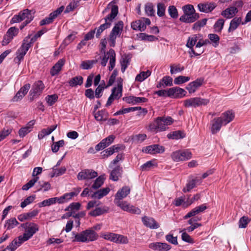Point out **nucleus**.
<instances>
[{
  "mask_svg": "<svg viewBox=\"0 0 251 251\" xmlns=\"http://www.w3.org/2000/svg\"><path fill=\"white\" fill-rule=\"evenodd\" d=\"M164 148L158 145L154 144L148 146L145 150H143L146 153L150 154L160 153L164 151Z\"/></svg>",
  "mask_w": 251,
  "mask_h": 251,
  "instance_id": "obj_20",
  "label": "nucleus"
},
{
  "mask_svg": "<svg viewBox=\"0 0 251 251\" xmlns=\"http://www.w3.org/2000/svg\"><path fill=\"white\" fill-rule=\"evenodd\" d=\"M65 144L64 141L63 140H59L58 142H53L51 145V151L53 152H57L60 147H63Z\"/></svg>",
  "mask_w": 251,
  "mask_h": 251,
  "instance_id": "obj_58",
  "label": "nucleus"
},
{
  "mask_svg": "<svg viewBox=\"0 0 251 251\" xmlns=\"http://www.w3.org/2000/svg\"><path fill=\"white\" fill-rule=\"evenodd\" d=\"M123 80L121 78L118 79L117 87H114L112 90V93H113L114 96L116 99H120L122 96V84Z\"/></svg>",
  "mask_w": 251,
  "mask_h": 251,
  "instance_id": "obj_34",
  "label": "nucleus"
},
{
  "mask_svg": "<svg viewBox=\"0 0 251 251\" xmlns=\"http://www.w3.org/2000/svg\"><path fill=\"white\" fill-rule=\"evenodd\" d=\"M25 225H28V226L26 227V231L24 233L22 236L26 241L30 239L34 234L39 230L38 226L35 223H31L29 224L26 223ZM25 224H22L21 226L23 227H25Z\"/></svg>",
  "mask_w": 251,
  "mask_h": 251,
  "instance_id": "obj_10",
  "label": "nucleus"
},
{
  "mask_svg": "<svg viewBox=\"0 0 251 251\" xmlns=\"http://www.w3.org/2000/svg\"><path fill=\"white\" fill-rule=\"evenodd\" d=\"M197 41L198 36L197 35H193L191 37H189L188 39L186 46L190 50L189 53L190 54L191 57H193V55H191L192 53H193L195 56H198L203 52V51L201 50H199L198 52H197L194 50L193 47L196 44Z\"/></svg>",
  "mask_w": 251,
  "mask_h": 251,
  "instance_id": "obj_14",
  "label": "nucleus"
},
{
  "mask_svg": "<svg viewBox=\"0 0 251 251\" xmlns=\"http://www.w3.org/2000/svg\"><path fill=\"white\" fill-rule=\"evenodd\" d=\"M192 153L188 151H178L174 152V161H179L189 159Z\"/></svg>",
  "mask_w": 251,
  "mask_h": 251,
  "instance_id": "obj_17",
  "label": "nucleus"
},
{
  "mask_svg": "<svg viewBox=\"0 0 251 251\" xmlns=\"http://www.w3.org/2000/svg\"><path fill=\"white\" fill-rule=\"evenodd\" d=\"M145 10L146 13L150 16L154 15L155 13L153 5L151 3H148L145 5Z\"/></svg>",
  "mask_w": 251,
  "mask_h": 251,
  "instance_id": "obj_60",
  "label": "nucleus"
},
{
  "mask_svg": "<svg viewBox=\"0 0 251 251\" xmlns=\"http://www.w3.org/2000/svg\"><path fill=\"white\" fill-rule=\"evenodd\" d=\"M109 210V208L106 206L97 207L94 210L90 211L89 213V215L93 217H97L104 213H108Z\"/></svg>",
  "mask_w": 251,
  "mask_h": 251,
  "instance_id": "obj_31",
  "label": "nucleus"
},
{
  "mask_svg": "<svg viewBox=\"0 0 251 251\" xmlns=\"http://www.w3.org/2000/svg\"><path fill=\"white\" fill-rule=\"evenodd\" d=\"M198 183H201V181L198 179H194L190 180L187 184L186 187L183 188V192L185 193L190 191L191 189L194 188Z\"/></svg>",
  "mask_w": 251,
  "mask_h": 251,
  "instance_id": "obj_43",
  "label": "nucleus"
},
{
  "mask_svg": "<svg viewBox=\"0 0 251 251\" xmlns=\"http://www.w3.org/2000/svg\"><path fill=\"white\" fill-rule=\"evenodd\" d=\"M234 117L235 115L233 111L228 110L223 113L219 118L224 125L226 126L231 122L234 119Z\"/></svg>",
  "mask_w": 251,
  "mask_h": 251,
  "instance_id": "obj_19",
  "label": "nucleus"
},
{
  "mask_svg": "<svg viewBox=\"0 0 251 251\" xmlns=\"http://www.w3.org/2000/svg\"><path fill=\"white\" fill-rule=\"evenodd\" d=\"M72 241L73 242H82L87 243V239L85 236L84 231H82L80 233H76L74 231L72 232Z\"/></svg>",
  "mask_w": 251,
  "mask_h": 251,
  "instance_id": "obj_35",
  "label": "nucleus"
},
{
  "mask_svg": "<svg viewBox=\"0 0 251 251\" xmlns=\"http://www.w3.org/2000/svg\"><path fill=\"white\" fill-rule=\"evenodd\" d=\"M130 58L128 55H125L122 57L120 63L121 65V71L124 73L128 65L129 64Z\"/></svg>",
  "mask_w": 251,
  "mask_h": 251,
  "instance_id": "obj_44",
  "label": "nucleus"
},
{
  "mask_svg": "<svg viewBox=\"0 0 251 251\" xmlns=\"http://www.w3.org/2000/svg\"><path fill=\"white\" fill-rule=\"evenodd\" d=\"M34 18L33 13L28 9H25L20 11L18 15H14L11 20V23H20L25 20L32 21Z\"/></svg>",
  "mask_w": 251,
  "mask_h": 251,
  "instance_id": "obj_3",
  "label": "nucleus"
},
{
  "mask_svg": "<svg viewBox=\"0 0 251 251\" xmlns=\"http://www.w3.org/2000/svg\"><path fill=\"white\" fill-rule=\"evenodd\" d=\"M172 123L171 117H159L157 118L150 126V129L151 131L157 132L165 130L168 125Z\"/></svg>",
  "mask_w": 251,
  "mask_h": 251,
  "instance_id": "obj_2",
  "label": "nucleus"
},
{
  "mask_svg": "<svg viewBox=\"0 0 251 251\" xmlns=\"http://www.w3.org/2000/svg\"><path fill=\"white\" fill-rule=\"evenodd\" d=\"M64 8V6H62L50 13L48 17H46L40 21V25L42 26L52 23L53 20L62 12Z\"/></svg>",
  "mask_w": 251,
  "mask_h": 251,
  "instance_id": "obj_12",
  "label": "nucleus"
},
{
  "mask_svg": "<svg viewBox=\"0 0 251 251\" xmlns=\"http://www.w3.org/2000/svg\"><path fill=\"white\" fill-rule=\"evenodd\" d=\"M98 176L97 172L89 169H85L79 172L77 175L78 180L90 179L96 177Z\"/></svg>",
  "mask_w": 251,
  "mask_h": 251,
  "instance_id": "obj_15",
  "label": "nucleus"
},
{
  "mask_svg": "<svg viewBox=\"0 0 251 251\" xmlns=\"http://www.w3.org/2000/svg\"><path fill=\"white\" fill-rule=\"evenodd\" d=\"M80 0H73L66 7L65 13H68L72 11L78 6Z\"/></svg>",
  "mask_w": 251,
  "mask_h": 251,
  "instance_id": "obj_51",
  "label": "nucleus"
},
{
  "mask_svg": "<svg viewBox=\"0 0 251 251\" xmlns=\"http://www.w3.org/2000/svg\"><path fill=\"white\" fill-rule=\"evenodd\" d=\"M38 191H40L42 189H44V191H47L50 189V184L48 182L40 181L38 184Z\"/></svg>",
  "mask_w": 251,
  "mask_h": 251,
  "instance_id": "obj_59",
  "label": "nucleus"
},
{
  "mask_svg": "<svg viewBox=\"0 0 251 251\" xmlns=\"http://www.w3.org/2000/svg\"><path fill=\"white\" fill-rule=\"evenodd\" d=\"M122 167L120 166H117L111 171L110 175V179L114 181H117L119 177L122 176Z\"/></svg>",
  "mask_w": 251,
  "mask_h": 251,
  "instance_id": "obj_29",
  "label": "nucleus"
},
{
  "mask_svg": "<svg viewBox=\"0 0 251 251\" xmlns=\"http://www.w3.org/2000/svg\"><path fill=\"white\" fill-rule=\"evenodd\" d=\"M149 247L156 251H168L172 247L166 243L153 242L149 244Z\"/></svg>",
  "mask_w": 251,
  "mask_h": 251,
  "instance_id": "obj_18",
  "label": "nucleus"
},
{
  "mask_svg": "<svg viewBox=\"0 0 251 251\" xmlns=\"http://www.w3.org/2000/svg\"><path fill=\"white\" fill-rule=\"evenodd\" d=\"M85 236L87 239V243L91 241H94L98 238V234L91 228H88L83 231Z\"/></svg>",
  "mask_w": 251,
  "mask_h": 251,
  "instance_id": "obj_32",
  "label": "nucleus"
},
{
  "mask_svg": "<svg viewBox=\"0 0 251 251\" xmlns=\"http://www.w3.org/2000/svg\"><path fill=\"white\" fill-rule=\"evenodd\" d=\"M44 88L45 85L41 80L35 82L30 91V95L32 96L30 100H33L35 98L38 97L42 93Z\"/></svg>",
  "mask_w": 251,
  "mask_h": 251,
  "instance_id": "obj_8",
  "label": "nucleus"
},
{
  "mask_svg": "<svg viewBox=\"0 0 251 251\" xmlns=\"http://www.w3.org/2000/svg\"><path fill=\"white\" fill-rule=\"evenodd\" d=\"M57 99L58 96L56 94L48 95L46 98L47 102L49 106L53 105L57 101Z\"/></svg>",
  "mask_w": 251,
  "mask_h": 251,
  "instance_id": "obj_61",
  "label": "nucleus"
},
{
  "mask_svg": "<svg viewBox=\"0 0 251 251\" xmlns=\"http://www.w3.org/2000/svg\"><path fill=\"white\" fill-rule=\"evenodd\" d=\"M155 94H157L158 96L166 98L171 97L173 95V88H171L167 90H161L154 92Z\"/></svg>",
  "mask_w": 251,
  "mask_h": 251,
  "instance_id": "obj_45",
  "label": "nucleus"
},
{
  "mask_svg": "<svg viewBox=\"0 0 251 251\" xmlns=\"http://www.w3.org/2000/svg\"><path fill=\"white\" fill-rule=\"evenodd\" d=\"M57 201H58V198L56 197L50 198L47 200H45L39 203V206L40 207L50 206L55 203Z\"/></svg>",
  "mask_w": 251,
  "mask_h": 251,
  "instance_id": "obj_55",
  "label": "nucleus"
},
{
  "mask_svg": "<svg viewBox=\"0 0 251 251\" xmlns=\"http://www.w3.org/2000/svg\"><path fill=\"white\" fill-rule=\"evenodd\" d=\"M66 171V168L65 167H61L59 169L56 168V166H54L52 168V172L53 173L51 175V177H53L54 176H59L63 175L65 173Z\"/></svg>",
  "mask_w": 251,
  "mask_h": 251,
  "instance_id": "obj_57",
  "label": "nucleus"
},
{
  "mask_svg": "<svg viewBox=\"0 0 251 251\" xmlns=\"http://www.w3.org/2000/svg\"><path fill=\"white\" fill-rule=\"evenodd\" d=\"M124 26L123 22L118 21L115 24L109 34V44L111 47H114L116 44V39L117 37H119L123 30Z\"/></svg>",
  "mask_w": 251,
  "mask_h": 251,
  "instance_id": "obj_4",
  "label": "nucleus"
},
{
  "mask_svg": "<svg viewBox=\"0 0 251 251\" xmlns=\"http://www.w3.org/2000/svg\"><path fill=\"white\" fill-rule=\"evenodd\" d=\"M186 92L183 89L178 87H174V98H181L185 96Z\"/></svg>",
  "mask_w": 251,
  "mask_h": 251,
  "instance_id": "obj_49",
  "label": "nucleus"
},
{
  "mask_svg": "<svg viewBox=\"0 0 251 251\" xmlns=\"http://www.w3.org/2000/svg\"><path fill=\"white\" fill-rule=\"evenodd\" d=\"M151 75V72L149 70H148L146 72H141L139 74L137 75L135 78V80L142 82L150 76Z\"/></svg>",
  "mask_w": 251,
  "mask_h": 251,
  "instance_id": "obj_48",
  "label": "nucleus"
},
{
  "mask_svg": "<svg viewBox=\"0 0 251 251\" xmlns=\"http://www.w3.org/2000/svg\"><path fill=\"white\" fill-rule=\"evenodd\" d=\"M207 22L206 19H203L196 22L193 25L192 29L196 31H199L202 27H203Z\"/></svg>",
  "mask_w": 251,
  "mask_h": 251,
  "instance_id": "obj_52",
  "label": "nucleus"
},
{
  "mask_svg": "<svg viewBox=\"0 0 251 251\" xmlns=\"http://www.w3.org/2000/svg\"><path fill=\"white\" fill-rule=\"evenodd\" d=\"M97 62V60H87L85 61H82L80 67L84 70H88L91 69L93 65L96 63Z\"/></svg>",
  "mask_w": 251,
  "mask_h": 251,
  "instance_id": "obj_56",
  "label": "nucleus"
},
{
  "mask_svg": "<svg viewBox=\"0 0 251 251\" xmlns=\"http://www.w3.org/2000/svg\"><path fill=\"white\" fill-rule=\"evenodd\" d=\"M200 199V195L197 194L194 196L193 198H190V196H188L187 200L186 203H185V206H189L192 203H193L195 201H198Z\"/></svg>",
  "mask_w": 251,
  "mask_h": 251,
  "instance_id": "obj_62",
  "label": "nucleus"
},
{
  "mask_svg": "<svg viewBox=\"0 0 251 251\" xmlns=\"http://www.w3.org/2000/svg\"><path fill=\"white\" fill-rule=\"evenodd\" d=\"M216 6V4L213 2L200 3L198 5L199 10L201 12L204 13H209L211 12Z\"/></svg>",
  "mask_w": 251,
  "mask_h": 251,
  "instance_id": "obj_25",
  "label": "nucleus"
},
{
  "mask_svg": "<svg viewBox=\"0 0 251 251\" xmlns=\"http://www.w3.org/2000/svg\"><path fill=\"white\" fill-rule=\"evenodd\" d=\"M189 80L190 78L188 76L180 75L175 78L174 83L176 84H181L188 81Z\"/></svg>",
  "mask_w": 251,
  "mask_h": 251,
  "instance_id": "obj_63",
  "label": "nucleus"
},
{
  "mask_svg": "<svg viewBox=\"0 0 251 251\" xmlns=\"http://www.w3.org/2000/svg\"><path fill=\"white\" fill-rule=\"evenodd\" d=\"M115 138V136L114 135H110L107 137L102 139L95 146L96 151H99L107 147L113 142Z\"/></svg>",
  "mask_w": 251,
  "mask_h": 251,
  "instance_id": "obj_16",
  "label": "nucleus"
},
{
  "mask_svg": "<svg viewBox=\"0 0 251 251\" xmlns=\"http://www.w3.org/2000/svg\"><path fill=\"white\" fill-rule=\"evenodd\" d=\"M209 102L207 99H203L201 97H194L187 99L184 101V105L186 107H197L201 106L206 105Z\"/></svg>",
  "mask_w": 251,
  "mask_h": 251,
  "instance_id": "obj_5",
  "label": "nucleus"
},
{
  "mask_svg": "<svg viewBox=\"0 0 251 251\" xmlns=\"http://www.w3.org/2000/svg\"><path fill=\"white\" fill-rule=\"evenodd\" d=\"M142 222L145 226L151 229H156L159 227L158 224L151 217L145 216L142 218Z\"/></svg>",
  "mask_w": 251,
  "mask_h": 251,
  "instance_id": "obj_26",
  "label": "nucleus"
},
{
  "mask_svg": "<svg viewBox=\"0 0 251 251\" xmlns=\"http://www.w3.org/2000/svg\"><path fill=\"white\" fill-rule=\"evenodd\" d=\"M26 240L23 238L22 235L19 236L17 238L14 239L11 243L6 247V249L10 251H14L18 247Z\"/></svg>",
  "mask_w": 251,
  "mask_h": 251,
  "instance_id": "obj_23",
  "label": "nucleus"
},
{
  "mask_svg": "<svg viewBox=\"0 0 251 251\" xmlns=\"http://www.w3.org/2000/svg\"><path fill=\"white\" fill-rule=\"evenodd\" d=\"M238 9L234 6H230L223 11L221 15L226 19H231L238 13Z\"/></svg>",
  "mask_w": 251,
  "mask_h": 251,
  "instance_id": "obj_28",
  "label": "nucleus"
},
{
  "mask_svg": "<svg viewBox=\"0 0 251 251\" xmlns=\"http://www.w3.org/2000/svg\"><path fill=\"white\" fill-rule=\"evenodd\" d=\"M108 59H109L108 70L110 71L114 68L116 62V54L114 50L112 49H110L106 53H104L101 59V65L103 67L105 66Z\"/></svg>",
  "mask_w": 251,
  "mask_h": 251,
  "instance_id": "obj_6",
  "label": "nucleus"
},
{
  "mask_svg": "<svg viewBox=\"0 0 251 251\" xmlns=\"http://www.w3.org/2000/svg\"><path fill=\"white\" fill-rule=\"evenodd\" d=\"M225 20L223 19H218L215 23L213 28L214 31L217 32H221L223 28Z\"/></svg>",
  "mask_w": 251,
  "mask_h": 251,
  "instance_id": "obj_50",
  "label": "nucleus"
},
{
  "mask_svg": "<svg viewBox=\"0 0 251 251\" xmlns=\"http://www.w3.org/2000/svg\"><path fill=\"white\" fill-rule=\"evenodd\" d=\"M78 193L72 192L69 193H66L59 198H58V202L59 203H63L66 201L71 200L73 197L76 196Z\"/></svg>",
  "mask_w": 251,
  "mask_h": 251,
  "instance_id": "obj_42",
  "label": "nucleus"
},
{
  "mask_svg": "<svg viewBox=\"0 0 251 251\" xmlns=\"http://www.w3.org/2000/svg\"><path fill=\"white\" fill-rule=\"evenodd\" d=\"M12 129L11 127H5L0 131V142L5 139L12 132Z\"/></svg>",
  "mask_w": 251,
  "mask_h": 251,
  "instance_id": "obj_53",
  "label": "nucleus"
},
{
  "mask_svg": "<svg viewBox=\"0 0 251 251\" xmlns=\"http://www.w3.org/2000/svg\"><path fill=\"white\" fill-rule=\"evenodd\" d=\"M202 79H197L196 80L190 82L186 87V89L190 94L196 92L198 88L202 85Z\"/></svg>",
  "mask_w": 251,
  "mask_h": 251,
  "instance_id": "obj_30",
  "label": "nucleus"
},
{
  "mask_svg": "<svg viewBox=\"0 0 251 251\" xmlns=\"http://www.w3.org/2000/svg\"><path fill=\"white\" fill-rule=\"evenodd\" d=\"M199 17V14L197 13L193 14H184L180 17L179 20L184 23H191L195 22Z\"/></svg>",
  "mask_w": 251,
  "mask_h": 251,
  "instance_id": "obj_22",
  "label": "nucleus"
},
{
  "mask_svg": "<svg viewBox=\"0 0 251 251\" xmlns=\"http://www.w3.org/2000/svg\"><path fill=\"white\" fill-rule=\"evenodd\" d=\"M104 175L100 176L94 181L92 185V188L94 189H98L101 186L104 181Z\"/></svg>",
  "mask_w": 251,
  "mask_h": 251,
  "instance_id": "obj_46",
  "label": "nucleus"
},
{
  "mask_svg": "<svg viewBox=\"0 0 251 251\" xmlns=\"http://www.w3.org/2000/svg\"><path fill=\"white\" fill-rule=\"evenodd\" d=\"M57 125H52L47 128L43 129L38 134V137L39 139L44 138L46 136L50 134L57 127Z\"/></svg>",
  "mask_w": 251,
  "mask_h": 251,
  "instance_id": "obj_37",
  "label": "nucleus"
},
{
  "mask_svg": "<svg viewBox=\"0 0 251 251\" xmlns=\"http://www.w3.org/2000/svg\"><path fill=\"white\" fill-rule=\"evenodd\" d=\"M172 84V78L169 76H165L162 78L159 83L157 84V88H165L167 86H171Z\"/></svg>",
  "mask_w": 251,
  "mask_h": 251,
  "instance_id": "obj_39",
  "label": "nucleus"
},
{
  "mask_svg": "<svg viewBox=\"0 0 251 251\" xmlns=\"http://www.w3.org/2000/svg\"><path fill=\"white\" fill-rule=\"evenodd\" d=\"M34 123L32 121L29 122L26 126L22 127L19 130L18 133L19 136L21 138L24 137L27 134L29 133L31 131L32 126Z\"/></svg>",
  "mask_w": 251,
  "mask_h": 251,
  "instance_id": "obj_38",
  "label": "nucleus"
},
{
  "mask_svg": "<svg viewBox=\"0 0 251 251\" xmlns=\"http://www.w3.org/2000/svg\"><path fill=\"white\" fill-rule=\"evenodd\" d=\"M224 124L222 123L219 117L215 118L211 121V131L214 134L220 131Z\"/></svg>",
  "mask_w": 251,
  "mask_h": 251,
  "instance_id": "obj_24",
  "label": "nucleus"
},
{
  "mask_svg": "<svg viewBox=\"0 0 251 251\" xmlns=\"http://www.w3.org/2000/svg\"><path fill=\"white\" fill-rule=\"evenodd\" d=\"M26 39L24 40L20 48L17 51V56L14 59L16 63L19 65L21 61L23 60L25 55L30 48V45L26 43Z\"/></svg>",
  "mask_w": 251,
  "mask_h": 251,
  "instance_id": "obj_9",
  "label": "nucleus"
},
{
  "mask_svg": "<svg viewBox=\"0 0 251 251\" xmlns=\"http://www.w3.org/2000/svg\"><path fill=\"white\" fill-rule=\"evenodd\" d=\"M65 60L64 59H60L51 68L50 71V74L51 76L57 75L61 70L62 67L65 64Z\"/></svg>",
  "mask_w": 251,
  "mask_h": 251,
  "instance_id": "obj_27",
  "label": "nucleus"
},
{
  "mask_svg": "<svg viewBox=\"0 0 251 251\" xmlns=\"http://www.w3.org/2000/svg\"><path fill=\"white\" fill-rule=\"evenodd\" d=\"M110 191V188L108 187L100 189L91 194V198L99 200L106 196Z\"/></svg>",
  "mask_w": 251,
  "mask_h": 251,
  "instance_id": "obj_33",
  "label": "nucleus"
},
{
  "mask_svg": "<svg viewBox=\"0 0 251 251\" xmlns=\"http://www.w3.org/2000/svg\"><path fill=\"white\" fill-rule=\"evenodd\" d=\"M242 23V18L241 17L233 18L230 22L228 32H231L234 31Z\"/></svg>",
  "mask_w": 251,
  "mask_h": 251,
  "instance_id": "obj_36",
  "label": "nucleus"
},
{
  "mask_svg": "<svg viewBox=\"0 0 251 251\" xmlns=\"http://www.w3.org/2000/svg\"><path fill=\"white\" fill-rule=\"evenodd\" d=\"M18 33L19 29L18 28L14 26L9 28L6 32V34L3 36L2 45L3 46L7 45Z\"/></svg>",
  "mask_w": 251,
  "mask_h": 251,
  "instance_id": "obj_13",
  "label": "nucleus"
},
{
  "mask_svg": "<svg viewBox=\"0 0 251 251\" xmlns=\"http://www.w3.org/2000/svg\"><path fill=\"white\" fill-rule=\"evenodd\" d=\"M109 10H110V13L104 18L105 23L101 25L97 29L96 35L97 38H99L100 34L104 30L110 27L113 20L118 13V6L111 3L107 5L103 10V13L107 12Z\"/></svg>",
  "mask_w": 251,
  "mask_h": 251,
  "instance_id": "obj_1",
  "label": "nucleus"
},
{
  "mask_svg": "<svg viewBox=\"0 0 251 251\" xmlns=\"http://www.w3.org/2000/svg\"><path fill=\"white\" fill-rule=\"evenodd\" d=\"M151 24V21L148 18H142L140 20L133 22L131 24V26L133 30L144 31L147 25Z\"/></svg>",
  "mask_w": 251,
  "mask_h": 251,
  "instance_id": "obj_11",
  "label": "nucleus"
},
{
  "mask_svg": "<svg viewBox=\"0 0 251 251\" xmlns=\"http://www.w3.org/2000/svg\"><path fill=\"white\" fill-rule=\"evenodd\" d=\"M114 203L125 211L135 214H139L141 213V210L139 208L130 205L126 201H114Z\"/></svg>",
  "mask_w": 251,
  "mask_h": 251,
  "instance_id": "obj_7",
  "label": "nucleus"
},
{
  "mask_svg": "<svg viewBox=\"0 0 251 251\" xmlns=\"http://www.w3.org/2000/svg\"><path fill=\"white\" fill-rule=\"evenodd\" d=\"M83 77L81 76H76L71 79L68 82L69 85L75 87L77 85H81L83 83Z\"/></svg>",
  "mask_w": 251,
  "mask_h": 251,
  "instance_id": "obj_41",
  "label": "nucleus"
},
{
  "mask_svg": "<svg viewBox=\"0 0 251 251\" xmlns=\"http://www.w3.org/2000/svg\"><path fill=\"white\" fill-rule=\"evenodd\" d=\"M19 224L16 218H12L5 221L4 227H6L7 230L13 228Z\"/></svg>",
  "mask_w": 251,
  "mask_h": 251,
  "instance_id": "obj_47",
  "label": "nucleus"
},
{
  "mask_svg": "<svg viewBox=\"0 0 251 251\" xmlns=\"http://www.w3.org/2000/svg\"><path fill=\"white\" fill-rule=\"evenodd\" d=\"M35 199V196H30L28 197L26 199H25L24 201H22L21 203V207L22 208H25L27 205L29 204L31 202L33 201L34 199Z\"/></svg>",
  "mask_w": 251,
  "mask_h": 251,
  "instance_id": "obj_64",
  "label": "nucleus"
},
{
  "mask_svg": "<svg viewBox=\"0 0 251 251\" xmlns=\"http://www.w3.org/2000/svg\"><path fill=\"white\" fill-rule=\"evenodd\" d=\"M114 243L116 244H126L128 243V239L126 236L117 234Z\"/></svg>",
  "mask_w": 251,
  "mask_h": 251,
  "instance_id": "obj_54",
  "label": "nucleus"
},
{
  "mask_svg": "<svg viewBox=\"0 0 251 251\" xmlns=\"http://www.w3.org/2000/svg\"><path fill=\"white\" fill-rule=\"evenodd\" d=\"M130 192V189L128 186H124L119 190L115 196L114 201H121L126 198Z\"/></svg>",
  "mask_w": 251,
  "mask_h": 251,
  "instance_id": "obj_21",
  "label": "nucleus"
},
{
  "mask_svg": "<svg viewBox=\"0 0 251 251\" xmlns=\"http://www.w3.org/2000/svg\"><path fill=\"white\" fill-rule=\"evenodd\" d=\"M108 117V113L105 110H100L94 113L95 119L99 122L106 121Z\"/></svg>",
  "mask_w": 251,
  "mask_h": 251,
  "instance_id": "obj_40",
  "label": "nucleus"
}]
</instances>
